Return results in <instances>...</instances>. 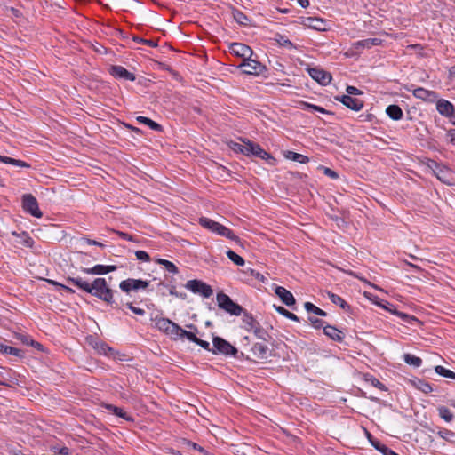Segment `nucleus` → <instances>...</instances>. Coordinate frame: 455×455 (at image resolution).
<instances>
[{
	"label": "nucleus",
	"instance_id": "obj_1",
	"mask_svg": "<svg viewBox=\"0 0 455 455\" xmlns=\"http://www.w3.org/2000/svg\"><path fill=\"white\" fill-rule=\"evenodd\" d=\"M91 290V292L88 294H91L108 305H110L115 309L120 308V303L114 298L116 291L109 287L105 278H95L92 282Z\"/></svg>",
	"mask_w": 455,
	"mask_h": 455
},
{
	"label": "nucleus",
	"instance_id": "obj_2",
	"mask_svg": "<svg viewBox=\"0 0 455 455\" xmlns=\"http://www.w3.org/2000/svg\"><path fill=\"white\" fill-rule=\"evenodd\" d=\"M199 224L214 234L224 236L235 243H241V239L235 235L230 228L207 217H201L199 219Z\"/></svg>",
	"mask_w": 455,
	"mask_h": 455
},
{
	"label": "nucleus",
	"instance_id": "obj_3",
	"mask_svg": "<svg viewBox=\"0 0 455 455\" xmlns=\"http://www.w3.org/2000/svg\"><path fill=\"white\" fill-rule=\"evenodd\" d=\"M218 307L224 311L229 313L231 315H241L243 312V308L234 302L231 298L226 293L220 291L216 296Z\"/></svg>",
	"mask_w": 455,
	"mask_h": 455
},
{
	"label": "nucleus",
	"instance_id": "obj_4",
	"mask_svg": "<svg viewBox=\"0 0 455 455\" xmlns=\"http://www.w3.org/2000/svg\"><path fill=\"white\" fill-rule=\"evenodd\" d=\"M212 353L214 355L221 354L224 355H233L237 357L238 350L228 341L220 338L213 337Z\"/></svg>",
	"mask_w": 455,
	"mask_h": 455
},
{
	"label": "nucleus",
	"instance_id": "obj_5",
	"mask_svg": "<svg viewBox=\"0 0 455 455\" xmlns=\"http://www.w3.org/2000/svg\"><path fill=\"white\" fill-rule=\"evenodd\" d=\"M434 163L433 172L436 178L447 185L455 184V173L447 166Z\"/></svg>",
	"mask_w": 455,
	"mask_h": 455
},
{
	"label": "nucleus",
	"instance_id": "obj_6",
	"mask_svg": "<svg viewBox=\"0 0 455 455\" xmlns=\"http://www.w3.org/2000/svg\"><path fill=\"white\" fill-rule=\"evenodd\" d=\"M185 287L191 291L193 293L200 294L204 298H210L213 293V291L210 285L197 279L188 281L185 284Z\"/></svg>",
	"mask_w": 455,
	"mask_h": 455
},
{
	"label": "nucleus",
	"instance_id": "obj_7",
	"mask_svg": "<svg viewBox=\"0 0 455 455\" xmlns=\"http://www.w3.org/2000/svg\"><path fill=\"white\" fill-rule=\"evenodd\" d=\"M149 283V281L128 278L119 283V288L124 292L129 294L131 291H137L141 289H147Z\"/></svg>",
	"mask_w": 455,
	"mask_h": 455
},
{
	"label": "nucleus",
	"instance_id": "obj_8",
	"mask_svg": "<svg viewBox=\"0 0 455 455\" xmlns=\"http://www.w3.org/2000/svg\"><path fill=\"white\" fill-rule=\"evenodd\" d=\"M22 207L26 212H28L36 218H41L43 216V213L39 209L36 198L31 194L23 195Z\"/></svg>",
	"mask_w": 455,
	"mask_h": 455
},
{
	"label": "nucleus",
	"instance_id": "obj_9",
	"mask_svg": "<svg viewBox=\"0 0 455 455\" xmlns=\"http://www.w3.org/2000/svg\"><path fill=\"white\" fill-rule=\"evenodd\" d=\"M238 68H244L243 70L244 74L254 76L261 75L266 70V67L263 64L251 59V57L243 60Z\"/></svg>",
	"mask_w": 455,
	"mask_h": 455
},
{
	"label": "nucleus",
	"instance_id": "obj_10",
	"mask_svg": "<svg viewBox=\"0 0 455 455\" xmlns=\"http://www.w3.org/2000/svg\"><path fill=\"white\" fill-rule=\"evenodd\" d=\"M251 155L266 160L271 165H275L276 162L275 158L264 150L259 144L249 141L248 156Z\"/></svg>",
	"mask_w": 455,
	"mask_h": 455
},
{
	"label": "nucleus",
	"instance_id": "obj_11",
	"mask_svg": "<svg viewBox=\"0 0 455 455\" xmlns=\"http://www.w3.org/2000/svg\"><path fill=\"white\" fill-rule=\"evenodd\" d=\"M156 327L159 331L171 335H176L179 329V325L176 323L164 317L156 318Z\"/></svg>",
	"mask_w": 455,
	"mask_h": 455
},
{
	"label": "nucleus",
	"instance_id": "obj_12",
	"mask_svg": "<svg viewBox=\"0 0 455 455\" xmlns=\"http://www.w3.org/2000/svg\"><path fill=\"white\" fill-rule=\"evenodd\" d=\"M307 71L309 76L322 85H327L331 81V75L323 69L310 68Z\"/></svg>",
	"mask_w": 455,
	"mask_h": 455
},
{
	"label": "nucleus",
	"instance_id": "obj_13",
	"mask_svg": "<svg viewBox=\"0 0 455 455\" xmlns=\"http://www.w3.org/2000/svg\"><path fill=\"white\" fill-rule=\"evenodd\" d=\"M229 49L235 56L243 58V60L251 58L253 54L251 48L242 43H233Z\"/></svg>",
	"mask_w": 455,
	"mask_h": 455
},
{
	"label": "nucleus",
	"instance_id": "obj_14",
	"mask_svg": "<svg viewBox=\"0 0 455 455\" xmlns=\"http://www.w3.org/2000/svg\"><path fill=\"white\" fill-rule=\"evenodd\" d=\"M117 269L115 265H95L92 267H82L81 271L88 275H106Z\"/></svg>",
	"mask_w": 455,
	"mask_h": 455
},
{
	"label": "nucleus",
	"instance_id": "obj_15",
	"mask_svg": "<svg viewBox=\"0 0 455 455\" xmlns=\"http://www.w3.org/2000/svg\"><path fill=\"white\" fill-rule=\"evenodd\" d=\"M109 73L116 78L124 79L128 81H134L136 76L133 73L128 71L124 67L114 65L109 68Z\"/></svg>",
	"mask_w": 455,
	"mask_h": 455
},
{
	"label": "nucleus",
	"instance_id": "obj_16",
	"mask_svg": "<svg viewBox=\"0 0 455 455\" xmlns=\"http://www.w3.org/2000/svg\"><path fill=\"white\" fill-rule=\"evenodd\" d=\"M335 100L340 101L347 108L355 111H359L363 107V102L362 100L349 95L336 96Z\"/></svg>",
	"mask_w": 455,
	"mask_h": 455
},
{
	"label": "nucleus",
	"instance_id": "obj_17",
	"mask_svg": "<svg viewBox=\"0 0 455 455\" xmlns=\"http://www.w3.org/2000/svg\"><path fill=\"white\" fill-rule=\"evenodd\" d=\"M381 42L382 40L379 38H367L355 42L352 44V49L355 51L357 53H360L363 49H370L372 46L379 45Z\"/></svg>",
	"mask_w": 455,
	"mask_h": 455
},
{
	"label": "nucleus",
	"instance_id": "obj_18",
	"mask_svg": "<svg viewBox=\"0 0 455 455\" xmlns=\"http://www.w3.org/2000/svg\"><path fill=\"white\" fill-rule=\"evenodd\" d=\"M275 292L286 306L291 307L296 303L293 294L284 287L277 286Z\"/></svg>",
	"mask_w": 455,
	"mask_h": 455
},
{
	"label": "nucleus",
	"instance_id": "obj_19",
	"mask_svg": "<svg viewBox=\"0 0 455 455\" xmlns=\"http://www.w3.org/2000/svg\"><path fill=\"white\" fill-rule=\"evenodd\" d=\"M66 280H67V283L75 285L80 291H82L84 292L89 293L92 291L91 290L92 283H89L88 281L83 279L80 276H77V277L68 276V277H67Z\"/></svg>",
	"mask_w": 455,
	"mask_h": 455
},
{
	"label": "nucleus",
	"instance_id": "obj_20",
	"mask_svg": "<svg viewBox=\"0 0 455 455\" xmlns=\"http://www.w3.org/2000/svg\"><path fill=\"white\" fill-rule=\"evenodd\" d=\"M412 92V94L417 99H420L422 100L432 101L436 98V93L433 91L427 90L422 87H418L413 90L408 89Z\"/></svg>",
	"mask_w": 455,
	"mask_h": 455
},
{
	"label": "nucleus",
	"instance_id": "obj_21",
	"mask_svg": "<svg viewBox=\"0 0 455 455\" xmlns=\"http://www.w3.org/2000/svg\"><path fill=\"white\" fill-rule=\"evenodd\" d=\"M323 333L336 342H342L345 338L344 333L340 330L329 324L323 327Z\"/></svg>",
	"mask_w": 455,
	"mask_h": 455
},
{
	"label": "nucleus",
	"instance_id": "obj_22",
	"mask_svg": "<svg viewBox=\"0 0 455 455\" xmlns=\"http://www.w3.org/2000/svg\"><path fill=\"white\" fill-rule=\"evenodd\" d=\"M93 348L98 352L100 355H104L109 357L115 358L116 352L110 347L107 343L97 340L93 344Z\"/></svg>",
	"mask_w": 455,
	"mask_h": 455
},
{
	"label": "nucleus",
	"instance_id": "obj_23",
	"mask_svg": "<svg viewBox=\"0 0 455 455\" xmlns=\"http://www.w3.org/2000/svg\"><path fill=\"white\" fill-rule=\"evenodd\" d=\"M437 111L445 116H451L454 112L453 105L446 100H439L436 104Z\"/></svg>",
	"mask_w": 455,
	"mask_h": 455
},
{
	"label": "nucleus",
	"instance_id": "obj_24",
	"mask_svg": "<svg viewBox=\"0 0 455 455\" xmlns=\"http://www.w3.org/2000/svg\"><path fill=\"white\" fill-rule=\"evenodd\" d=\"M251 351L259 360H266L267 358L268 347L263 343H255L251 347Z\"/></svg>",
	"mask_w": 455,
	"mask_h": 455
},
{
	"label": "nucleus",
	"instance_id": "obj_25",
	"mask_svg": "<svg viewBox=\"0 0 455 455\" xmlns=\"http://www.w3.org/2000/svg\"><path fill=\"white\" fill-rule=\"evenodd\" d=\"M386 113L391 119L395 121L401 120L403 116L402 108L395 104L389 105L386 108Z\"/></svg>",
	"mask_w": 455,
	"mask_h": 455
},
{
	"label": "nucleus",
	"instance_id": "obj_26",
	"mask_svg": "<svg viewBox=\"0 0 455 455\" xmlns=\"http://www.w3.org/2000/svg\"><path fill=\"white\" fill-rule=\"evenodd\" d=\"M411 385L424 394H428L433 391L431 385L424 379L415 378L411 380Z\"/></svg>",
	"mask_w": 455,
	"mask_h": 455
},
{
	"label": "nucleus",
	"instance_id": "obj_27",
	"mask_svg": "<svg viewBox=\"0 0 455 455\" xmlns=\"http://www.w3.org/2000/svg\"><path fill=\"white\" fill-rule=\"evenodd\" d=\"M243 323L244 324V328L247 331H251L254 327H257V324L259 323L253 315L243 309Z\"/></svg>",
	"mask_w": 455,
	"mask_h": 455
},
{
	"label": "nucleus",
	"instance_id": "obj_28",
	"mask_svg": "<svg viewBox=\"0 0 455 455\" xmlns=\"http://www.w3.org/2000/svg\"><path fill=\"white\" fill-rule=\"evenodd\" d=\"M105 408L109 411L111 412L112 414L116 415V416H118L127 421H132V418L128 415L125 411H124V410L120 407H117L116 405H113V404H107L105 406Z\"/></svg>",
	"mask_w": 455,
	"mask_h": 455
},
{
	"label": "nucleus",
	"instance_id": "obj_29",
	"mask_svg": "<svg viewBox=\"0 0 455 455\" xmlns=\"http://www.w3.org/2000/svg\"><path fill=\"white\" fill-rule=\"evenodd\" d=\"M328 298L333 304L339 306L343 310L347 312L351 309V307L340 296L328 292Z\"/></svg>",
	"mask_w": 455,
	"mask_h": 455
},
{
	"label": "nucleus",
	"instance_id": "obj_30",
	"mask_svg": "<svg viewBox=\"0 0 455 455\" xmlns=\"http://www.w3.org/2000/svg\"><path fill=\"white\" fill-rule=\"evenodd\" d=\"M0 353L12 355L17 357H23L24 352L19 348L0 343Z\"/></svg>",
	"mask_w": 455,
	"mask_h": 455
},
{
	"label": "nucleus",
	"instance_id": "obj_31",
	"mask_svg": "<svg viewBox=\"0 0 455 455\" xmlns=\"http://www.w3.org/2000/svg\"><path fill=\"white\" fill-rule=\"evenodd\" d=\"M137 121L140 124L148 125L153 131L160 132L163 130L162 126L159 124H157L156 122L153 121L148 117L140 116L137 117Z\"/></svg>",
	"mask_w": 455,
	"mask_h": 455
},
{
	"label": "nucleus",
	"instance_id": "obj_32",
	"mask_svg": "<svg viewBox=\"0 0 455 455\" xmlns=\"http://www.w3.org/2000/svg\"><path fill=\"white\" fill-rule=\"evenodd\" d=\"M285 156L290 160L299 162L301 164H307L309 162V158L307 156L293 151H287Z\"/></svg>",
	"mask_w": 455,
	"mask_h": 455
},
{
	"label": "nucleus",
	"instance_id": "obj_33",
	"mask_svg": "<svg viewBox=\"0 0 455 455\" xmlns=\"http://www.w3.org/2000/svg\"><path fill=\"white\" fill-rule=\"evenodd\" d=\"M229 147L235 152L242 153L245 156H248L249 141L244 144H240V143H237L235 141H231L229 143Z\"/></svg>",
	"mask_w": 455,
	"mask_h": 455
},
{
	"label": "nucleus",
	"instance_id": "obj_34",
	"mask_svg": "<svg viewBox=\"0 0 455 455\" xmlns=\"http://www.w3.org/2000/svg\"><path fill=\"white\" fill-rule=\"evenodd\" d=\"M156 262L161 266H164L165 269L172 274H178V267L171 261L164 259H156Z\"/></svg>",
	"mask_w": 455,
	"mask_h": 455
},
{
	"label": "nucleus",
	"instance_id": "obj_35",
	"mask_svg": "<svg viewBox=\"0 0 455 455\" xmlns=\"http://www.w3.org/2000/svg\"><path fill=\"white\" fill-rule=\"evenodd\" d=\"M13 236L23 238V245L31 248L34 245V240L28 235L27 232L17 233L16 231L12 232Z\"/></svg>",
	"mask_w": 455,
	"mask_h": 455
},
{
	"label": "nucleus",
	"instance_id": "obj_36",
	"mask_svg": "<svg viewBox=\"0 0 455 455\" xmlns=\"http://www.w3.org/2000/svg\"><path fill=\"white\" fill-rule=\"evenodd\" d=\"M232 13H233V17H234L235 20L238 24L243 25V26L248 24L249 18L243 12H241L237 9H235V10H233Z\"/></svg>",
	"mask_w": 455,
	"mask_h": 455
},
{
	"label": "nucleus",
	"instance_id": "obj_37",
	"mask_svg": "<svg viewBox=\"0 0 455 455\" xmlns=\"http://www.w3.org/2000/svg\"><path fill=\"white\" fill-rule=\"evenodd\" d=\"M274 307L276 310V312H278L280 315L285 316L286 318L292 320L294 322H299V318L295 314L288 311L284 307H283L281 306H275V305H274Z\"/></svg>",
	"mask_w": 455,
	"mask_h": 455
},
{
	"label": "nucleus",
	"instance_id": "obj_38",
	"mask_svg": "<svg viewBox=\"0 0 455 455\" xmlns=\"http://www.w3.org/2000/svg\"><path fill=\"white\" fill-rule=\"evenodd\" d=\"M251 331L259 339L267 341L268 338H270L268 332L265 329H263L259 323H258L257 327H254Z\"/></svg>",
	"mask_w": 455,
	"mask_h": 455
},
{
	"label": "nucleus",
	"instance_id": "obj_39",
	"mask_svg": "<svg viewBox=\"0 0 455 455\" xmlns=\"http://www.w3.org/2000/svg\"><path fill=\"white\" fill-rule=\"evenodd\" d=\"M403 358H404V362L409 365H412L414 367H419L422 364L421 358H419L414 355L405 354Z\"/></svg>",
	"mask_w": 455,
	"mask_h": 455
},
{
	"label": "nucleus",
	"instance_id": "obj_40",
	"mask_svg": "<svg viewBox=\"0 0 455 455\" xmlns=\"http://www.w3.org/2000/svg\"><path fill=\"white\" fill-rule=\"evenodd\" d=\"M176 335L179 336L180 338H187L189 341L194 343L197 342L198 340V338L195 335V333L183 330L180 326L178 331L176 332Z\"/></svg>",
	"mask_w": 455,
	"mask_h": 455
},
{
	"label": "nucleus",
	"instance_id": "obj_41",
	"mask_svg": "<svg viewBox=\"0 0 455 455\" xmlns=\"http://www.w3.org/2000/svg\"><path fill=\"white\" fill-rule=\"evenodd\" d=\"M438 413H439V416L444 419L446 422H451L453 418H454V415L453 413L451 411L450 409H448L447 407L445 406H440L438 408Z\"/></svg>",
	"mask_w": 455,
	"mask_h": 455
},
{
	"label": "nucleus",
	"instance_id": "obj_42",
	"mask_svg": "<svg viewBox=\"0 0 455 455\" xmlns=\"http://www.w3.org/2000/svg\"><path fill=\"white\" fill-rule=\"evenodd\" d=\"M435 371L437 374H439L444 378L455 379V372L444 368L443 366L437 365L435 367Z\"/></svg>",
	"mask_w": 455,
	"mask_h": 455
},
{
	"label": "nucleus",
	"instance_id": "obj_43",
	"mask_svg": "<svg viewBox=\"0 0 455 455\" xmlns=\"http://www.w3.org/2000/svg\"><path fill=\"white\" fill-rule=\"evenodd\" d=\"M226 255L232 262H234L237 266H243L245 264L244 259L232 250H228L226 252Z\"/></svg>",
	"mask_w": 455,
	"mask_h": 455
},
{
	"label": "nucleus",
	"instance_id": "obj_44",
	"mask_svg": "<svg viewBox=\"0 0 455 455\" xmlns=\"http://www.w3.org/2000/svg\"><path fill=\"white\" fill-rule=\"evenodd\" d=\"M304 307H305V309L307 312L314 313V314H315L317 315L325 316L327 315L325 311H323V309L317 307L316 306H315L311 302H306Z\"/></svg>",
	"mask_w": 455,
	"mask_h": 455
},
{
	"label": "nucleus",
	"instance_id": "obj_45",
	"mask_svg": "<svg viewBox=\"0 0 455 455\" xmlns=\"http://www.w3.org/2000/svg\"><path fill=\"white\" fill-rule=\"evenodd\" d=\"M394 315H397L403 322H405L407 323H410V324H412L413 322H417L418 321V319L415 316L405 314V313L401 312V311H398L397 309H394Z\"/></svg>",
	"mask_w": 455,
	"mask_h": 455
},
{
	"label": "nucleus",
	"instance_id": "obj_46",
	"mask_svg": "<svg viewBox=\"0 0 455 455\" xmlns=\"http://www.w3.org/2000/svg\"><path fill=\"white\" fill-rule=\"evenodd\" d=\"M45 281L48 283L52 284V285H54L56 287H59V288L64 290L68 293H70V294L75 293V291L72 288H70V287H68V286H67L65 284H62V283H59L57 281H54V280H52V279H45Z\"/></svg>",
	"mask_w": 455,
	"mask_h": 455
},
{
	"label": "nucleus",
	"instance_id": "obj_47",
	"mask_svg": "<svg viewBox=\"0 0 455 455\" xmlns=\"http://www.w3.org/2000/svg\"><path fill=\"white\" fill-rule=\"evenodd\" d=\"M51 451L53 452L54 455H69L70 450L66 447H59L57 445L52 446Z\"/></svg>",
	"mask_w": 455,
	"mask_h": 455
},
{
	"label": "nucleus",
	"instance_id": "obj_48",
	"mask_svg": "<svg viewBox=\"0 0 455 455\" xmlns=\"http://www.w3.org/2000/svg\"><path fill=\"white\" fill-rule=\"evenodd\" d=\"M375 303L378 306H379L380 307H382L383 309L390 312L393 315H394V309H396L394 305H392L391 303H389L388 301H386V300H379V301H376Z\"/></svg>",
	"mask_w": 455,
	"mask_h": 455
},
{
	"label": "nucleus",
	"instance_id": "obj_49",
	"mask_svg": "<svg viewBox=\"0 0 455 455\" xmlns=\"http://www.w3.org/2000/svg\"><path fill=\"white\" fill-rule=\"evenodd\" d=\"M277 42L281 46L286 47L288 49L295 48L292 42L283 36H279V39H277Z\"/></svg>",
	"mask_w": 455,
	"mask_h": 455
},
{
	"label": "nucleus",
	"instance_id": "obj_50",
	"mask_svg": "<svg viewBox=\"0 0 455 455\" xmlns=\"http://www.w3.org/2000/svg\"><path fill=\"white\" fill-rule=\"evenodd\" d=\"M7 164H12L15 166H19V167H25V168L30 167L29 164H28L24 161L19 160V159L12 158V157L7 158Z\"/></svg>",
	"mask_w": 455,
	"mask_h": 455
},
{
	"label": "nucleus",
	"instance_id": "obj_51",
	"mask_svg": "<svg viewBox=\"0 0 455 455\" xmlns=\"http://www.w3.org/2000/svg\"><path fill=\"white\" fill-rule=\"evenodd\" d=\"M133 41H135L137 43H140V44H146V45H148L150 47H156L157 46V43L156 41L149 40V39H144V38H141V37H139V36H133Z\"/></svg>",
	"mask_w": 455,
	"mask_h": 455
},
{
	"label": "nucleus",
	"instance_id": "obj_52",
	"mask_svg": "<svg viewBox=\"0 0 455 455\" xmlns=\"http://www.w3.org/2000/svg\"><path fill=\"white\" fill-rule=\"evenodd\" d=\"M135 256H136L137 259H139L140 261L148 262L150 260V257H149L148 253L145 251H137L135 252Z\"/></svg>",
	"mask_w": 455,
	"mask_h": 455
},
{
	"label": "nucleus",
	"instance_id": "obj_53",
	"mask_svg": "<svg viewBox=\"0 0 455 455\" xmlns=\"http://www.w3.org/2000/svg\"><path fill=\"white\" fill-rule=\"evenodd\" d=\"M126 307L132 311L133 312L134 314L136 315H145V310L144 309H141V308H139V307H136L132 305V303L131 302H127L126 303Z\"/></svg>",
	"mask_w": 455,
	"mask_h": 455
},
{
	"label": "nucleus",
	"instance_id": "obj_54",
	"mask_svg": "<svg viewBox=\"0 0 455 455\" xmlns=\"http://www.w3.org/2000/svg\"><path fill=\"white\" fill-rule=\"evenodd\" d=\"M438 435L443 439L449 441L450 438L454 435V433L449 429H443L438 432Z\"/></svg>",
	"mask_w": 455,
	"mask_h": 455
},
{
	"label": "nucleus",
	"instance_id": "obj_55",
	"mask_svg": "<svg viewBox=\"0 0 455 455\" xmlns=\"http://www.w3.org/2000/svg\"><path fill=\"white\" fill-rule=\"evenodd\" d=\"M321 168H323V173L326 176H328V177H330L331 179H337L339 177L338 173L335 171H333V170H331V169H330L328 167H324V166H321Z\"/></svg>",
	"mask_w": 455,
	"mask_h": 455
},
{
	"label": "nucleus",
	"instance_id": "obj_56",
	"mask_svg": "<svg viewBox=\"0 0 455 455\" xmlns=\"http://www.w3.org/2000/svg\"><path fill=\"white\" fill-rule=\"evenodd\" d=\"M309 321L311 322V323L313 324V326L316 329H320L321 327H324L323 326V321L321 320V319H318V318H315V317H309Z\"/></svg>",
	"mask_w": 455,
	"mask_h": 455
},
{
	"label": "nucleus",
	"instance_id": "obj_57",
	"mask_svg": "<svg viewBox=\"0 0 455 455\" xmlns=\"http://www.w3.org/2000/svg\"><path fill=\"white\" fill-rule=\"evenodd\" d=\"M346 92H347V95L349 96H352V95H359V94H362V91H360L359 89H357L356 87L355 86H351V85H348L346 89Z\"/></svg>",
	"mask_w": 455,
	"mask_h": 455
},
{
	"label": "nucleus",
	"instance_id": "obj_58",
	"mask_svg": "<svg viewBox=\"0 0 455 455\" xmlns=\"http://www.w3.org/2000/svg\"><path fill=\"white\" fill-rule=\"evenodd\" d=\"M371 382L373 387L380 389V390H386L385 385L381 383L378 379L371 378Z\"/></svg>",
	"mask_w": 455,
	"mask_h": 455
},
{
	"label": "nucleus",
	"instance_id": "obj_59",
	"mask_svg": "<svg viewBox=\"0 0 455 455\" xmlns=\"http://www.w3.org/2000/svg\"><path fill=\"white\" fill-rule=\"evenodd\" d=\"M196 345L200 346L201 347H203L204 349L205 350H208V351H211L212 352V348L210 347V343L207 342V341H204L203 339H198L197 342H196Z\"/></svg>",
	"mask_w": 455,
	"mask_h": 455
},
{
	"label": "nucleus",
	"instance_id": "obj_60",
	"mask_svg": "<svg viewBox=\"0 0 455 455\" xmlns=\"http://www.w3.org/2000/svg\"><path fill=\"white\" fill-rule=\"evenodd\" d=\"M299 105L301 106V108L304 110H314V108L315 107V105L306 101H300Z\"/></svg>",
	"mask_w": 455,
	"mask_h": 455
},
{
	"label": "nucleus",
	"instance_id": "obj_61",
	"mask_svg": "<svg viewBox=\"0 0 455 455\" xmlns=\"http://www.w3.org/2000/svg\"><path fill=\"white\" fill-rule=\"evenodd\" d=\"M83 240H84L90 245H97L100 248H103L105 246L103 243L97 242L95 240L89 239V238L84 237Z\"/></svg>",
	"mask_w": 455,
	"mask_h": 455
},
{
	"label": "nucleus",
	"instance_id": "obj_62",
	"mask_svg": "<svg viewBox=\"0 0 455 455\" xmlns=\"http://www.w3.org/2000/svg\"><path fill=\"white\" fill-rule=\"evenodd\" d=\"M9 12L16 18H20L22 16L21 12L14 7H10Z\"/></svg>",
	"mask_w": 455,
	"mask_h": 455
},
{
	"label": "nucleus",
	"instance_id": "obj_63",
	"mask_svg": "<svg viewBox=\"0 0 455 455\" xmlns=\"http://www.w3.org/2000/svg\"><path fill=\"white\" fill-rule=\"evenodd\" d=\"M383 455H399L397 454L396 452H395L393 450H391L390 448H388L387 446H385V448H383V452H382Z\"/></svg>",
	"mask_w": 455,
	"mask_h": 455
},
{
	"label": "nucleus",
	"instance_id": "obj_64",
	"mask_svg": "<svg viewBox=\"0 0 455 455\" xmlns=\"http://www.w3.org/2000/svg\"><path fill=\"white\" fill-rule=\"evenodd\" d=\"M448 136L450 137V141L455 143V129H451L448 132Z\"/></svg>",
	"mask_w": 455,
	"mask_h": 455
}]
</instances>
